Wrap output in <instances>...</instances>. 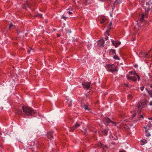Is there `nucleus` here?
<instances>
[{
    "label": "nucleus",
    "mask_w": 152,
    "mask_h": 152,
    "mask_svg": "<svg viewBox=\"0 0 152 152\" xmlns=\"http://www.w3.org/2000/svg\"><path fill=\"white\" fill-rule=\"evenodd\" d=\"M113 58L115 59L119 60V59L118 57V56L115 54V56L113 57Z\"/></svg>",
    "instance_id": "obj_27"
},
{
    "label": "nucleus",
    "mask_w": 152,
    "mask_h": 152,
    "mask_svg": "<svg viewBox=\"0 0 152 152\" xmlns=\"http://www.w3.org/2000/svg\"><path fill=\"white\" fill-rule=\"evenodd\" d=\"M30 50H28V53H30Z\"/></svg>",
    "instance_id": "obj_43"
},
{
    "label": "nucleus",
    "mask_w": 152,
    "mask_h": 152,
    "mask_svg": "<svg viewBox=\"0 0 152 152\" xmlns=\"http://www.w3.org/2000/svg\"><path fill=\"white\" fill-rule=\"evenodd\" d=\"M62 18H64V20H66V18H67V17H65V16L64 15H63L62 16Z\"/></svg>",
    "instance_id": "obj_33"
},
{
    "label": "nucleus",
    "mask_w": 152,
    "mask_h": 152,
    "mask_svg": "<svg viewBox=\"0 0 152 152\" xmlns=\"http://www.w3.org/2000/svg\"><path fill=\"white\" fill-rule=\"evenodd\" d=\"M107 68L108 70L112 72H117L118 70V69H116L115 66L114 64L112 65H108L107 66Z\"/></svg>",
    "instance_id": "obj_3"
},
{
    "label": "nucleus",
    "mask_w": 152,
    "mask_h": 152,
    "mask_svg": "<svg viewBox=\"0 0 152 152\" xmlns=\"http://www.w3.org/2000/svg\"><path fill=\"white\" fill-rule=\"evenodd\" d=\"M152 4V2L148 1L146 2V4L143 5L142 4V7L145 10V13H148L149 10L151 9L150 5Z\"/></svg>",
    "instance_id": "obj_2"
},
{
    "label": "nucleus",
    "mask_w": 152,
    "mask_h": 152,
    "mask_svg": "<svg viewBox=\"0 0 152 152\" xmlns=\"http://www.w3.org/2000/svg\"><path fill=\"white\" fill-rule=\"evenodd\" d=\"M30 49H31V50H33L32 48H30Z\"/></svg>",
    "instance_id": "obj_52"
},
{
    "label": "nucleus",
    "mask_w": 152,
    "mask_h": 152,
    "mask_svg": "<svg viewBox=\"0 0 152 152\" xmlns=\"http://www.w3.org/2000/svg\"><path fill=\"white\" fill-rule=\"evenodd\" d=\"M23 8L25 9H26L27 7H28L29 8H30L29 5L27 3L26 4H24L23 5Z\"/></svg>",
    "instance_id": "obj_19"
},
{
    "label": "nucleus",
    "mask_w": 152,
    "mask_h": 152,
    "mask_svg": "<svg viewBox=\"0 0 152 152\" xmlns=\"http://www.w3.org/2000/svg\"><path fill=\"white\" fill-rule=\"evenodd\" d=\"M70 31V32H71V31Z\"/></svg>",
    "instance_id": "obj_56"
},
{
    "label": "nucleus",
    "mask_w": 152,
    "mask_h": 152,
    "mask_svg": "<svg viewBox=\"0 0 152 152\" xmlns=\"http://www.w3.org/2000/svg\"><path fill=\"white\" fill-rule=\"evenodd\" d=\"M137 76H129V75H127L126 76L127 79L129 80H130L133 81H137Z\"/></svg>",
    "instance_id": "obj_6"
},
{
    "label": "nucleus",
    "mask_w": 152,
    "mask_h": 152,
    "mask_svg": "<svg viewBox=\"0 0 152 152\" xmlns=\"http://www.w3.org/2000/svg\"><path fill=\"white\" fill-rule=\"evenodd\" d=\"M82 85L84 88L87 89H88L90 86V83H82Z\"/></svg>",
    "instance_id": "obj_12"
},
{
    "label": "nucleus",
    "mask_w": 152,
    "mask_h": 152,
    "mask_svg": "<svg viewBox=\"0 0 152 152\" xmlns=\"http://www.w3.org/2000/svg\"><path fill=\"white\" fill-rule=\"evenodd\" d=\"M98 145L100 148H102V144L100 142L98 143Z\"/></svg>",
    "instance_id": "obj_30"
},
{
    "label": "nucleus",
    "mask_w": 152,
    "mask_h": 152,
    "mask_svg": "<svg viewBox=\"0 0 152 152\" xmlns=\"http://www.w3.org/2000/svg\"><path fill=\"white\" fill-rule=\"evenodd\" d=\"M111 42L113 45H114L115 47H117L118 45H120L121 43L120 42L115 41L112 40Z\"/></svg>",
    "instance_id": "obj_10"
},
{
    "label": "nucleus",
    "mask_w": 152,
    "mask_h": 152,
    "mask_svg": "<svg viewBox=\"0 0 152 152\" xmlns=\"http://www.w3.org/2000/svg\"><path fill=\"white\" fill-rule=\"evenodd\" d=\"M103 132L104 133V134L106 135L107 134L108 131L107 129H104L103 131Z\"/></svg>",
    "instance_id": "obj_25"
},
{
    "label": "nucleus",
    "mask_w": 152,
    "mask_h": 152,
    "mask_svg": "<svg viewBox=\"0 0 152 152\" xmlns=\"http://www.w3.org/2000/svg\"><path fill=\"white\" fill-rule=\"evenodd\" d=\"M148 53H147L141 52L140 53V55L142 56L143 57H146L148 55Z\"/></svg>",
    "instance_id": "obj_15"
},
{
    "label": "nucleus",
    "mask_w": 152,
    "mask_h": 152,
    "mask_svg": "<svg viewBox=\"0 0 152 152\" xmlns=\"http://www.w3.org/2000/svg\"><path fill=\"white\" fill-rule=\"evenodd\" d=\"M57 36H58V37H60V34H58V35H57Z\"/></svg>",
    "instance_id": "obj_46"
},
{
    "label": "nucleus",
    "mask_w": 152,
    "mask_h": 152,
    "mask_svg": "<svg viewBox=\"0 0 152 152\" xmlns=\"http://www.w3.org/2000/svg\"><path fill=\"white\" fill-rule=\"evenodd\" d=\"M110 16H112V15H111H111H110Z\"/></svg>",
    "instance_id": "obj_55"
},
{
    "label": "nucleus",
    "mask_w": 152,
    "mask_h": 152,
    "mask_svg": "<svg viewBox=\"0 0 152 152\" xmlns=\"http://www.w3.org/2000/svg\"><path fill=\"white\" fill-rule=\"evenodd\" d=\"M149 120H152V117L151 118H149Z\"/></svg>",
    "instance_id": "obj_50"
},
{
    "label": "nucleus",
    "mask_w": 152,
    "mask_h": 152,
    "mask_svg": "<svg viewBox=\"0 0 152 152\" xmlns=\"http://www.w3.org/2000/svg\"><path fill=\"white\" fill-rule=\"evenodd\" d=\"M145 132L146 134L147 137H148L151 136V134H150L148 132L147 130H145Z\"/></svg>",
    "instance_id": "obj_26"
},
{
    "label": "nucleus",
    "mask_w": 152,
    "mask_h": 152,
    "mask_svg": "<svg viewBox=\"0 0 152 152\" xmlns=\"http://www.w3.org/2000/svg\"><path fill=\"white\" fill-rule=\"evenodd\" d=\"M120 152H126V151H121Z\"/></svg>",
    "instance_id": "obj_44"
},
{
    "label": "nucleus",
    "mask_w": 152,
    "mask_h": 152,
    "mask_svg": "<svg viewBox=\"0 0 152 152\" xmlns=\"http://www.w3.org/2000/svg\"><path fill=\"white\" fill-rule=\"evenodd\" d=\"M28 34V33H27L24 34L25 35V36H26Z\"/></svg>",
    "instance_id": "obj_40"
},
{
    "label": "nucleus",
    "mask_w": 152,
    "mask_h": 152,
    "mask_svg": "<svg viewBox=\"0 0 152 152\" xmlns=\"http://www.w3.org/2000/svg\"><path fill=\"white\" fill-rule=\"evenodd\" d=\"M115 126H116V124H115V125H114Z\"/></svg>",
    "instance_id": "obj_54"
},
{
    "label": "nucleus",
    "mask_w": 152,
    "mask_h": 152,
    "mask_svg": "<svg viewBox=\"0 0 152 152\" xmlns=\"http://www.w3.org/2000/svg\"><path fill=\"white\" fill-rule=\"evenodd\" d=\"M147 92H148L149 95L151 97H152V92L151 91H149L148 90H147Z\"/></svg>",
    "instance_id": "obj_28"
},
{
    "label": "nucleus",
    "mask_w": 152,
    "mask_h": 152,
    "mask_svg": "<svg viewBox=\"0 0 152 152\" xmlns=\"http://www.w3.org/2000/svg\"><path fill=\"white\" fill-rule=\"evenodd\" d=\"M53 131H50L47 133V137L48 139H50V140H51L53 138Z\"/></svg>",
    "instance_id": "obj_7"
},
{
    "label": "nucleus",
    "mask_w": 152,
    "mask_h": 152,
    "mask_svg": "<svg viewBox=\"0 0 152 152\" xmlns=\"http://www.w3.org/2000/svg\"><path fill=\"white\" fill-rule=\"evenodd\" d=\"M18 37L20 38H23L24 37V32L23 31H20L19 29L17 30Z\"/></svg>",
    "instance_id": "obj_5"
},
{
    "label": "nucleus",
    "mask_w": 152,
    "mask_h": 152,
    "mask_svg": "<svg viewBox=\"0 0 152 152\" xmlns=\"http://www.w3.org/2000/svg\"><path fill=\"white\" fill-rule=\"evenodd\" d=\"M22 113V111L18 109L17 110V111L16 112V113L19 115H21Z\"/></svg>",
    "instance_id": "obj_22"
},
{
    "label": "nucleus",
    "mask_w": 152,
    "mask_h": 152,
    "mask_svg": "<svg viewBox=\"0 0 152 152\" xmlns=\"http://www.w3.org/2000/svg\"><path fill=\"white\" fill-rule=\"evenodd\" d=\"M140 117H141L142 118H143V116H142V115H140Z\"/></svg>",
    "instance_id": "obj_48"
},
{
    "label": "nucleus",
    "mask_w": 152,
    "mask_h": 152,
    "mask_svg": "<svg viewBox=\"0 0 152 152\" xmlns=\"http://www.w3.org/2000/svg\"><path fill=\"white\" fill-rule=\"evenodd\" d=\"M104 40L103 38L99 41L98 43V45L99 46L103 47L104 46Z\"/></svg>",
    "instance_id": "obj_9"
},
{
    "label": "nucleus",
    "mask_w": 152,
    "mask_h": 152,
    "mask_svg": "<svg viewBox=\"0 0 152 152\" xmlns=\"http://www.w3.org/2000/svg\"><path fill=\"white\" fill-rule=\"evenodd\" d=\"M144 104L142 102H138L136 105V107L138 109V112L139 114H141V110L144 107Z\"/></svg>",
    "instance_id": "obj_4"
},
{
    "label": "nucleus",
    "mask_w": 152,
    "mask_h": 152,
    "mask_svg": "<svg viewBox=\"0 0 152 152\" xmlns=\"http://www.w3.org/2000/svg\"><path fill=\"white\" fill-rule=\"evenodd\" d=\"M104 38L106 40H107L108 39V37L107 36H106Z\"/></svg>",
    "instance_id": "obj_36"
},
{
    "label": "nucleus",
    "mask_w": 152,
    "mask_h": 152,
    "mask_svg": "<svg viewBox=\"0 0 152 152\" xmlns=\"http://www.w3.org/2000/svg\"><path fill=\"white\" fill-rule=\"evenodd\" d=\"M67 13L69 14V15H71V14H72V12L69 11L68 12H67Z\"/></svg>",
    "instance_id": "obj_37"
},
{
    "label": "nucleus",
    "mask_w": 152,
    "mask_h": 152,
    "mask_svg": "<svg viewBox=\"0 0 152 152\" xmlns=\"http://www.w3.org/2000/svg\"><path fill=\"white\" fill-rule=\"evenodd\" d=\"M147 140L145 139H143V140H141V145H143L145 144L147 142Z\"/></svg>",
    "instance_id": "obj_16"
},
{
    "label": "nucleus",
    "mask_w": 152,
    "mask_h": 152,
    "mask_svg": "<svg viewBox=\"0 0 152 152\" xmlns=\"http://www.w3.org/2000/svg\"><path fill=\"white\" fill-rule=\"evenodd\" d=\"M22 108L24 112L27 115H31L36 113L32 110V108L30 107H27L26 106H22Z\"/></svg>",
    "instance_id": "obj_1"
},
{
    "label": "nucleus",
    "mask_w": 152,
    "mask_h": 152,
    "mask_svg": "<svg viewBox=\"0 0 152 152\" xmlns=\"http://www.w3.org/2000/svg\"><path fill=\"white\" fill-rule=\"evenodd\" d=\"M110 53L111 54H116L115 50L113 49H111L110 51Z\"/></svg>",
    "instance_id": "obj_20"
},
{
    "label": "nucleus",
    "mask_w": 152,
    "mask_h": 152,
    "mask_svg": "<svg viewBox=\"0 0 152 152\" xmlns=\"http://www.w3.org/2000/svg\"><path fill=\"white\" fill-rule=\"evenodd\" d=\"M150 78L151 79V81H152V75H150Z\"/></svg>",
    "instance_id": "obj_41"
},
{
    "label": "nucleus",
    "mask_w": 152,
    "mask_h": 152,
    "mask_svg": "<svg viewBox=\"0 0 152 152\" xmlns=\"http://www.w3.org/2000/svg\"><path fill=\"white\" fill-rule=\"evenodd\" d=\"M13 27L14 28H15V26L12 23H11L10 25V26H9V30H10V28L11 27Z\"/></svg>",
    "instance_id": "obj_24"
},
{
    "label": "nucleus",
    "mask_w": 152,
    "mask_h": 152,
    "mask_svg": "<svg viewBox=\"0 0 152 152\" xmlns=\"http://www.w3.org/2000/svg\"><path fill=\"white\" fill-rule=\"evenodd\" d=\"M80 124H75L74 126H70L71 128L70 131L72 132L74 131V130L78 127L80 126Z\"/></svg>",
    "instance_id": "obj_11"
},
{
    "label": "nucleus",
    "mask_w": 152,
    "mask_h": 152,
    "mask_svg": "<svg viewBox=\"0 0 152 152\" xmlns=\"http://www.w3.org/2000/svg\"><path fill=\"white\" fill-rule=\"evenodd\" d=\"M145 89L146 90V91H147V90H148V89H147V88H146Z\"/></svg>",
    "instance_id": "obj_53"
},
{
    "label": "nucleus",
    "mask_w": 152,
    "mask_h": 152,
    "mask_svg": "<svg viewBox=\"0 0 152 152\" xmlns=\"http://www.w3.org/2000/svg\"><path fill=\"white\" fill-rule=\"evenodd\" d=\"M136 115V113L134 112L133 114H132V118H134V117Z\"/></svg>",
    "instance_id": "obj_32"
},
{
    "label": "nucleus",
    "mask_w": 152,
    "mask_h": 152,
    "mask_svg": "<svg viewBox=\"0 0 152 152\" xmlns=\"http://www.w3.org/2000/svg\"><path fill=\"white\" fill-rule=\"evenodd\" d=\"M149 104L150 105L152 106V101H151L150 102Z\"/></svg>",
    "instance_id": "obj_38"
},
{
    "label": "nucleus",
    "mask_w": 152,
    "mask_h": 152,
    "mask_svg": "<svg viewBox=\"0 0 152 152\" xmlns=\"http://www.w3.org/2000/svg\"><path fill=\"white\" fill-rule=\"evenodd\" d=\"M93 0H86L85 1L86 5H87L91 4L93 2Z\"/></svg>",
    "instance_id": "obj_17"
},
{
    "label": "nucleus",
    "mask_w": 152,
    "mask_h": 152,
    "mask_svg": "<svg viewBox=\"0 0 152 152\" xmlns=\"http://www.w3.org/2000/svg\"><path fill=\"white\" fill-rule=\"evenodd\" d=\"M144 88V86H143L142 87H141L140 88V89L141 90V91H142L143 90Z\"/></svg>",
    "instance_id": "obj_35"
},
{
    "label": "nucleus",
    "mask_w": 152,
    "mask_h": 152,
    "mask_svg": "<svg viewBox=\"0 0 152 152\" xmlns=\"http://www.w3.org/2000/svg\"><path fill=\"white\" fill-rule=\"evenodd\" d=\"M151 127V124H148L147 126L145 127L144 126V128L145 130H147L150 129Z\"/></svg>",
    "instance_id": "obj_18"
},
{
    "label": "nucleus",
    "mask_w": 152,
    "mask_h": 152,
    "mask_svg": "<svg viewBox=\"0 0 152 152\" xmlns=\"http://www.w3.org/2000/svg\"><path fill=\"white\" fill-rule=\"evenodd\" d=\"M126 87H128V84H126Z\"/></svg>",
    "instance_id": "obj_51"
},
{
    "label": "nucleus",
    "mask_w": 152,
    "mask_h": 152,
    "mask_svg": "<svg viewBox=\"0 0 152 152\" xmlns=\"http://www.w3.org/2000/svg\"><path fill=\"white\" fill-rule=\"evenodd\" d=\"M85 110H88V111H90V109L88 108V105H86V104H84V105L83 107Z\"/></svg>",
    "instance_id": "obj_23"
},
{
    "label": "nucleus",
    "mask_w": 152,
    "mask_h": 152,
    "mask_svg": "<svg viewBox=\"0 0 152 152\" xmlns=\"http://www.w3.org/2000/svg\"><path fill=\"white\" fill-rule=\"evenodd\" d=\"M129 97H131L132 96L131 95H129Z\"/></svg>",
    "instance_id": "obj_47"
},
{
    "label": "nucleus",
    "mask_w": 152,
    "mask_h": 152,
    "mask_svg": "<svg viewBox=\"0 0 152 152\" xmlns=\"http://www.w3.org/2000/svg\"><path fill=\"white\" fill-rule=\"evenodd\" d=\"M73 2L74 3H75V1H74V0H73Z\"/></svg>",
    "instance_id": "obj_49"
},
{
    "label": "nucleus",
    "mask_w": 152,
    "mask_h": 152,
    "mask_svg": "<svg viewBox=\"0 0 152 152\" xmlns=\"http://www.w3.org/2000/svg\"><path fill=\"white\" fill-rule=\"evenodd\" d=\"M103 121L104 122L106 123H111L112 124H116V122H114L112 121L108 117L104 118H103Z\"/></svg>",
    "instance_id": "obj_8"
},
{
    "label": "nucleus",
    "mask_w": 152,
    "mask_h": 152,
    "mask_svg": "<svg viewBox=\"0 0 152 152\" xmlns=\"http://www.w3.org/2000/svg\"><path fill=\"white\" fill-rule=\"evenodd\" d=\"M67 102L68 103V105L69 106L72 105V101L70 99H67Z\"/></svg>",
    "instance_id": "obj_21"
},
{
    "label": "nucleus",
    "mask_w": 152,
    "mask_h": 152,
    "mask_svg": "<svg viewBox=\"0 0 152 152\" xmlns=\"http://www.w3.org/2000/svg\"><path fill=\"white\" fill-rule=\"evenodd\" d=\"M150 87L151 88H152V84H151L150 85ZM152 91V90H151Z\"/></svg>",
    "instance_id": "obj_42"
},
{
    "label": "nucleus",
    "mask_w": 152,
    "mask_h": 152,
    "mask_svg": "<svg viewBox=\"0 0 152 152\" xmlns=\"http://www.w3.org/2000/svg\"><path fill=\"white\" fill-rule=\"evenodd\" d=\"M39 16L40 17H41V18H42V15H39Z\"/></svg>",
    "instance_id": "obj_45"
},
{
    "label": "nucleus",
    "mask_w": 152,
    "mask_h": 152,
    "mask_svg": "<svg viewBox=\"0 0 152 152\" xmlns=\"http://www.w3.org/2000/svg\"><path fill=\"white\" fill-rule=\"evenodd\" d=\"M109 32V30H107L106 31V32L107 33L108 35H109V33H108Z\"/></svg>",
    "instance_id": "obj_39"
},
{
    "label": "nucleus",
    "mask_w": 152,
    "mask_h": 152,
    "mask_svg": "<svg viewBox=\"0 0 152 152\" xmlns=\"http://www.w3.org/2000/svg\"><path fill=\"white\" fill-rule=\"evenodd\" d=\"M112 26V22H110L108 27L109 29L110 30L111 28V26Z\"/></svg>",
    "instance_id": "obj_29"
},
{
    "label": "nucleus",
    "mask_w": 152,
    "mask_h": 152,
    "mask_svg": "<svg viewBox=\"0 0 152 152\" xmlns=\"http://www.w3.org/2000/svg\"><path fill=\"white\" fill-rule=\"evenodd\" d=\"M129 73L131 75H136L137 76V77L138 81H139L140 80V77L139 76V75H138L137 74L136 72L135 71V72H129Z\"/></svg>",
    "instance_id": "obj_13"
},
{
    "label": "nucleus",
    "mask_w": 152,
    "mask_h": 152,
    "mask_svg": "<svg viewBox=\"0 0 152 152\" xmlns=\"http://www.w3.org/2000/svg\"><path fill=\"white\" fill-rule=\"evenodd\" d=\"M121 1L120 0H116L115 1L113 4L114 7H115V5H117L118 4L121 3Z\"/></svg>",
    "instance_id": "obj_14"
},
{
    "label": "nucleus",
    "mask_w": 152,
    "mask_h": 152,
    "mask_svg": "<svg viewBox=\"0 0 152 152\" xmlns=\"http://www.w3.org/2000/svg\"><path fill=\"white\" fill-rule=\"evenodd\" d=\"M105 19H103L102 20V21H101V23H104V22L105 21Z\"/></svg>",
    "instance_id": "obj_34"
},
{
    "label": "nucleus",
    "mask_w": 152,
    "mask_h": 152,
    "mask_svg": "<svg viewBox=\"0 0 152 152\" xmlns=\"http://www.w3.org/2000/svg\"><path fill=\"white\" fill-rule=\"evenodd\" d=\"M144 15H142V17L140 19V21H142L143 20V19L144 18Z\"/></svg>",
    "instance_id": "obj_31"
}]
</instances>
